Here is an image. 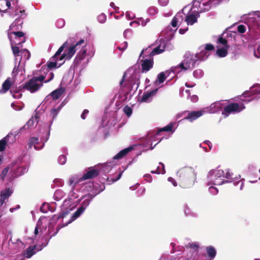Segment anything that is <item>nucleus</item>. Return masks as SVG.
Instances as JSON below:
<instances>
[{"label":"nucleus","instance_id":"51","mask_svg":"<svg viewBox=\"0 0 260 260\" xmlns=\"http://www.w3.org/2000/svg\"><path fill=\"white\" fill-rule=\"evenodd\" d=\"M12 51H13V53L14 55H18V54L21 52V51H20L19 50V48L18 47H16V46H12Z\"/></svg>","mask_w":260,"mask_h":260},{"label":"nucleus","instance_id":"61","mask_svg":"<svg viewBox=\"0 0 260 260\" xmlns=\"http://www.w3.org/2000/svg\"><path fill=\"white\" fill-rule=\"evenodd\" d=\"M64 58H66L67 59V55L66 54V53H63V54H62L61 55V56L59 57V60H62Z\"/></svg>","mask_w":260,"mask_h":260},{"label":"nucleus","instance_id":"13","mask_svg":"<svg viewBox=\"0 0 260 260\" xmlns=\"http://www.w3.org/2000/svg\"><path fill=\"white\" fill-rule=\"evenodd\" d=\"M37 247L36 245L34 246H29L25 250H24L22 254L26 258H29L34 255L37 251L36 249Z\"/></svg>","mask_w":260,"mask_h":260},{"label":"nucleus","instance_id":"1","mask_svg":"<svg viewBox=\"0 0 260 260\" xmlns=\"http://www.w3.org/2000/svg\"><path fill=\"white\" fill-rule=\"evenodd\" d=\"M179 185L182 188H187L192 186L196 180V174L191 167H184L177 172Z\"/></svg>","mask_w":260,"mask_h":260},{"label":"nucleus","instance_id":"54","mask_svg":"<svg viewBox=\"0 0 260 260\" xmlns=\"http://www.w3.org/2000/svg\"><path fill=\"white\" fill-rule=\"evenodd\" d=\"M178 20L176 17H174L172 21H171V25L173 27H175L177 25Z\"/></svg>","mask_w":260,"mask_h":260},{"label":"nucleus","instance_id":"36","mask_svg":"<svg viewBox=\"0 0 260 260\" xmlns=\"http://www.w3.org/2000/svg\"><path fill=\"white\" fill-rule=\"evenodd\" d=\"M123 111L128 117H129L132 114V109L128 105H126L123 108Z\"/></svg>","mask_w":260,"mask_h":260},{"label":"nucleus","instance_id":"14","mask_svg":"<svg viewBox=\"0 0 260 260\" xmlns=\"http://www.w3.org/2000/svg\"><path fill=\"white\" fill-rule=\"evenodd\" d=\"M84 210L85 209L83 208V207L80 206L76 210V211L73 214V215L71 217V219L69 221H68L67 223H66L64 225H62L61 227L67 226L69 223L74 221L77 218L79 217L81 214L83 213Z\"/></svg>","mask_w":260,"mask_h":260},{"label":"nucleus","instance_id":"33","mask_svg":"<svg viewBox=\"0 0 260 260\" xmlns=\"http://www.w3.org/2000/svg\"><path fill=\"white\" fill-rule=\"evenodd\" d=\"M61 107V105L58 107L57 109H52L51 110V115L52 116V119H54L56 118L58 112L60 110Z\"/></svg>","mask_w":260,"mask_h":260},{"label":"nucleus","instance_id":"47","mask_svg":"<svg viewBox=\"0 0 260 260\" xmlns=\"http://www.w3.org/2000/svg\"><path fill=\"white\" fill-rule=\"evenodd\" d=\"M237 30L239 32L243 34L246 31V27L245 25L241 24L238 26Z\"/></svg>","mask_w":260,"mask_h":260},{"label":"nucleus","instance_id":"39","mask_svg":"<svg viewBox=\"0 0 260 260\" xmlns=\"http://www.w3.org/2000/svg\"><path fill=\"white\" fill-rule=\"evenodd\" d=\"M215 47L214 45L211 43H208L205 45V47L204 48V50H206V52H208V51H211L214 50Z\"/></svg>","mask_w":260,"mask_h":260},{"label":"nucleus","instance_id":"59","mask_svg":"<svg viewBox=\"0 0 260 260\" xmlns=\"http://www.w3.org/2000/svg\"><path fill=\"white\" fill-rule=\"evenodd\" d=\"M122 173H123L122 171L120 172L116 178H115L114 179H112V182H114L118 180L121 178Z\"/></svg>","mask_w":260,"mask_h":260},{"label":"nucleus","instance_id":"50","mask_svg":"<svg viewBox=\"0 0 260 260\" xmlns=\"http://www.w3.org/2000/svg\"><path fill=\"white\" fill-rule=\"evenodd\" d=\"M45 78V77L44 75H41L39 77H33L32 79L35 80L36 83H38V81L42 82Z\"/></svg>","mask_w":260,"mask_h":260},{"label":"nucleus","instance_id":"30","mask_svg":"<svg viewBox=\"0 0 260 260\" xmlns=\"http://www.w3.org/2000/svg\"><path fill=\"white\" fill-rule=\"evenodd\" d=\"M10 137L9 135L7 136L6 137L4 138L3 139L0 140V151H3L7 144V142L9 141V138Z\"/></svg>","mask_w":260,"mask_h":260},{"label":"nucleus","instance_id":"9","mask_svg":"<svg viewBox=\"0 0 260 260\" xmlns=\"http://www.w3.org/2000/svg\"><path fill=\"white\" fill-rule=\"evenodd\" d=\"M187 112V115L184 118V119L189 120L190 122L193 121V120L197 119L200 116H201L203 114V112L202 111H186Z\"/></svg>","mask_w":260,"mask_h":260},{"label":"nucleus","instance_id":"20","mask_svg":"<svg viewBox=\"0 0 260 260\" xmlns=\"http://www.w3.org/2000/svg\"><path fill=\"white\" fill-rule=\"evenodd\" d=\"M158 90V88H156L153 89L150 91H148L147 92H145L143 93L142 99L141 102H145L151 96L155 95Z\"/></svg>","mask_w":260,"mask_h":260},{"label":"nucleus","instance_id":"4","mask_svg":"<svg viewBox=\"0 0 260 260\" xmlns=\"http://www.w3.org/2000/svg\"><path fill=\"white\" fill-rule=\"evenodd\" d=\"M245 108L243 104L239 105L236 103H231L224 108L222 114L228 116L231 113H239Z\"/></svg>","mask_w":260,"mask_h":260},{"label":"nucleus","instance_id":"35","mask_svg":"<svg viewBox=\"0 0 260 260\" xmlns=\"http://www.w3.org/2000/svg\"><path fill=\"white\" fill-rule=\"evenodd\" d=\"M10 170V168L9 167H7L5 168L2 172V173L0 175V179L4 181L5 180V177L8 174V171Z\"/></svg>","mask_w":260,"mask_h":260},{"label":"nucleus","instance_id":"48","mask_svg":"<svg viewBox=\"0 0 260 260\" xmlns=\"http://www.w3.org/2000/svg\"><path fill=\"white\" fill-rule=\"evenodd\" d=\"M23 84L19 86L18 88H17L16 89H14V87H12V88L11 89L10 92L11 93H18L20 91H21L22 89H25V88H22V86H23Z\"/></svg>","mask_w":260,"mask_h":260},{"label":"nucleus","instance_id":"32","mask_svg":"<svg viewBox=\"0 0 260 260\" xmlns=\"http://www.w3.org/2000/svg\"><path fill=\"white\" fill-rule=\"evenodd\" d=\"M224 177L230 180H234L236 178V177L234 176V174L229 170L226 171Z\"/></svg>","mask_w":260,"mask_h":260},{"label":"nucleus","instance_id":"52","mask_svg":"<svg viewBox=\"0 0 260 260\" xmlns=\"http://www.w3.org/2000/svg\"><path fill=\"white\" fill-rule=\"evenodd\" d=\"M166 132H171L173 130V125L171 123L168 124L167 126H165Z\"/></svg>","mask_w":260,"mask_h":260},{"label":"nucleus","instance_id":"60","mask_svg":"<svg viewBox=\"0 0 260 260\" xmlns=\"http://www.w3.org/2000/svg\"><path fill=\"white\" fill-rule=\"evenodd\" d=\"M37 247L36 249V251L37 252L39 251H40L41 250L43 247H45L46 246V245H37Z\"/></svg>","mask_w":260,"mask_h":260},{"label":"nucleus","instance_id":"45","mask_svg":"<svg viewBox=\"0 0 260 260\" xmlns=\"http://www.w3.org/2000/svg\"><path fill=\"white\" fill-rule=\"evenodd\" d=\"M98 20L100 23H104L106 20V16L104 14H101L98 16Z\"/></svg>","mask_w":260,"mask_h":260},{"label":"nucleus","instance_id":"38","mask_svg":"<svg viewBox=\"0 0 260 260\" xmlns=\"http://www.w3.org/2000/svg\"><path fill=\"white\" fill-rule=\"evenodd\" d=\"M22 54L26 57V59L28 60L30 57V52L27 49H24L21 50Z\"/></svg>","mask_w":260,"mask_h":260},{"label":"nucleus","instance_id":"6","mask_svg":"<svg viewBox=\"0 0 260 260\" xmlns=\"http://www.w3.org/2000/svg\"><path fill=\"white\" fill-rule=\"evenodd\" d=\"M141 69L143 73H147L153 68L154 65L153 58L149 57L148 59H141Z\"/></svg>","mask_w":260,"mask_h":260},{"label":"nucleus","instance_id":"2","mask_svg":"<svg viewBox=\"0 0 260 260\" xmlns=\"http://www.w3.org/2000/svg\"><path fill=\"white\" fill-rule=\"evenodd\" d=\"M197 62L193 54L186 53L184 55V59L181 62L178 67L183 70H187L193 68Z\"/></svg>","mask_w":260,"mask_h":260},{"label":"nucleus","instance_id":"53","mask_svg":"<svg viewBox=\"0 0 260 260\" xmlns=\"http://www.w3.org/2000/svg\"><path fill=\"white\" fill-rule=\"evenodd\" d=\"M254 55L257 58H260V45L254 51Z\"/></svg>","mask_w":260,"mask_h":260},{"label":"nucleus","instance_id":"11","mask_svg":"<svg viewBox=\"0 0 260 260\" xmlns=\"http://www.w3.org/2000/svg\"><path fill=\"white\" fill-rule=\"evenodd\" d=\"M12 193V191L10 188H6L1 192L0 207L5 203V201L8 199Z\"/></svg>","mask_w":260,"mask_h":260},{"label":"nucleus","instance_id":"26","mask_svg":"<svg viewBox=\"0 0 260 260\" xmlns=\"http://www.w3.org/2000/svg\"><path fill=\"white\" fill-rule=\"evenodd\" d=\"M12 85L10 78H8L2 84V90H4L3 93L8 91Z\"/></svg>","mask_w":260,"mask_h":260},{"label":"nucleus","instance_id":"23","mask_svg":"<svg viewBox=\"0 0 260 260\" xmlns=\"http://www.w3.org/2000/svg\"><path fill=\"white\" fill-rule=\"evenodd\" d=\"M198 17L193 14H189L186 16L185 21L188 25H193L197 22Z\"/></svg>","mask_w":260,"mask_h":260},{"label":"nucleus","instance_id":"58","mask_svg":"<svg viewBox=\"0 0 260 260\" xmlns=\"http://www.w3.org/2000/svg\"><path fill=\"white\" fill-rule=\"evenodd\" d=\"M159 164L161 165L162 169H161V171L158 172V174H165L166 173V170H165V165H164V164L163 163H162V162H159Z\"/></svg>","mask_w":260,"mask_h":260},{"label":"nucleus","instance_id":"7","mask_svg":"<svg viewBox=\"0 0 260 260\" xmlns=\"http://www.w3.org/2000/svg\"><path fill=\"white\" fill-rule=\"evenodd\" d=\"M89 169V170L83 175V179L84 180L92 179L99 175L100 172L98 169L90 168Z\"/></svg>","mask_w":260,"mask_h":260},{"label":"nucleus","instance_id":"16","mask_svg":"<svg viewBox=\"0 0 260 260\" xmlns=\"http://www.w3.org/2000/svg\"><path fill=\"white\" fill-rule=\"evenodd\" d=\"M134 149V147L133 146H129L127 148H124L123 150H121L119 153H118L116 155H115L113 157L114 159H121L125 156L128 153Z\"/></svg>","mask_w":260,"mask_h":260},{"label":"nucleus","instance_id":"10","mask_svg":"<svg viewBox=\"0 0 260 260\" xmlns=\"http://www.w3.org/2000/svg\"><path fill=\"white\" fill-rule=\"evenodd\" d=\"M84 180V179H83V176L81 177H79L77 176H74L69 179L68 184L72 187V190H74L75 189L76 185Z\"/></svg>","mask_w":260,"mask_h":260},{"label":"nucleus","instance_id":"40","mask_svg":"<svg viewBox=\"0 0 260 260\" xmlns=\"http://www.w3.org/2000/svg\"><path fill=\"white\" fill-rule=\"evenodd\" d=\"M11 34L14 35L16 38H21L24 36V32L18 30H13Z\"/></svg>","mask_w":260,"mask_h":260},{"label":"nucleus","instance_id":"34","mask_svg":"<svg viewBox=\"0 0 260 260\" xmlns=\"http://www.w3.org/2000/svg\"><path fill=\"white\" fill-rule=\"evenodd\" d=\"M18 170H20V173H18L16 176L18 177L20 176L23 174H24L25 173L27 172L28 168L26 167H19L17 168Z\"/></svg>","mask_w":260,"mask_h":260},{"label":"nucleus","instance_id":"43","mask_svg":"<svg viewBox=\"0 0 260 260\" xmlns=\"http://www.w3.org/2000/svg\"><path fill=\"white\" fill-rule=\"evenodd\" d=\"M57 65V59H55V61H48L47 62V67L50 69L56 68Z\"/></svg>","mask_w":260,"mask_h":260},{"label":"nucleus","instance_id":"55","mask_svg":"<svg viewBox=\"0 0 260 260\" xmlns=\"http://www.w3.org/2000/svg\"><path fill=\"white\" fill-rule=\"evenodd\" d=\"M122 47H118V48L121 51L125 50L127 47V42H124L122 45Z\"/></svg>","mask_w":260,"mask_h":260},{"label":"nucleus","instance_id":"22","mask_svg":"<svg viewBox=\"0 0 260 260\" xmlns=\"http://www.w3.org/2000/svg\"><path fill=\"white\" fill-rule=\"evenodd\" d=\"M38 118V117L37 115H35V117H32L31 118H30L27 122V123L25 124V125H24L23 127H22L20 128V131H22L23 129H27L31 128L35 124V120L37 119Z\"/></svg>","mask_w":260,"mask_h":260},{"label":"nucleus","instance_id":"57","mask_svg":"<svg viewBox=\"0 0 260 260\" xmlns=\"http://www.w3.org/2000/svg\"><path fill=\"white\" fill-rule=\"evenodd\" d=\"M89 113V111L87 109L84 110L83 113H82L81 115V117L82 119H85L86 118V115L88 114Z\"/></svg>","mask_w":260,"mask_h":260},{"label":"nucleus","instance_id":"63","mask_svg":"<svg viewBox=\"0 0 260 260\" xmlns=\"http://www.w3.org/2000/svg\"><path fill=\"white\" fill-rule=\"evenodd\" d=\"M169 181H172L174 186H177V183L176 182V181L173 179V178H171V177H170L168 179Z\"/></svg>","mask_w":260,"mask_h":260},{"label":"nucleus","instance_id":"5","mask_svg":"<svg viewBox=\"0 0 260 260\" xmlns=\"http://www.w3.org/2000/svg\"><path fill=\"white\" fill-rule=\"evenodd\" d=\"M42 86L43 83L39 84L36 83L35 80L31 78L28 81L25 82L22 87L25 88V89L33 93L38 91Z\"/></svg>","mask_w":260,"mask_h":260},{"label":"nucleus","instance_id":"31","mask_svg":"<svg viewBox=\"0 0 260 260\" xmlns=\"http://www.w3.org/2000/svg\"><path fill=\"white\" fill-rule=\"evenodd\" d=\"M217 43H220L223 46V47L229 48L227 40L222 37H220L217 40Z\"/></svg>","mask_w":260,"mask_h":260},{"label":"nucleus","instance_id":"42","mask_svg":"<svg viewBox=\"0 0 260 260\" xmlns=\"http://www.w3.org/2000/svg\"><path fill=\"white\" fill-rule=\"evenodd\" d=\"M90 202V200L89 199H85L83 200L80 206L83 207V208L85 210L87 207H88L89 205Z\"/></svg>","mask_w":260,"mask_h":260},{"label":"nucleus","instance_id":"62","mask_svg":"<svg viewBox=\"0 0 260 260\" xmlns=\"http://www.w3.org/2000/svg\"><path fill=\"white\" fill-rule=\"evenodd\" d=\"M188 30V27L185 29L180 28L179 30L180 34H184Z\"/></svg>","mask_w":260,"mask_h":260},{"label":"nucleus","instance_id":"17","mask_svg":"<svg viewBox=\"0 0 260 260\" xmlns=\"http://www.w3.org/2000/svg\"><path fill=\"white\" fill-rule=\"evenodd\" d=\"M134 149V147L133 146H129L127 148H124L123 150H121L119 153H118L116 155H115L113 157L114 159H121L125 156L128 153Z\"/></svg>","mask_w":260,"mask_h":260},{"label":"nucleus","instance_id":"15","mask_svg":"<svg viewBox=\"0 0 260 260\" xmlns=\"http://www.w3.org/2000/svg\"><path fill=\"white\" fill-rule=\"evenodd\" d=\"M86 44L84 45V46L81 49V50L78 52L76 56L75 60L77 62H80L81 61L84 59L87 50L85 48Z\"/></svg>","mask_w":260,"mask_h":260},{"label":"nucleus","instance_id":"12","mask_svg":"<svg viewBox=\"0 0 260 260\" xmlns=\"http://www.w3.org/2000/svg\"><path fill=\"white\" fill-rule=\"evenodd\" d=\"M75 41L74 38H70L68 41L65 42L61 46H60L58 50L56 52L55 54L52 56V58L53 60H54L57 57H58L61 53L63 51L64 48L67 47L69 44V42L70 43H74Z\"/></svg>","mask_w":260,"mask_h":260},{"label":"nucleus","instance_id":"56","mask_svg":"<svg viewBox=\"0 0 260 260\" xmlns=\"http://www.w3.org/2000/svg\"><path fill=\"white\" fill-rule=\"evenodd\" d=\"M159 4L162 6H166L169 3V0H158Z\"/></svg>","mask_w":260,"mask_h":260},{"label":"nucleus","instance_id":"24","mask_svg":"<svg viewBox=\"0 0 260 260\" xmlns=\"http://www.w3.org/2000/svg\"><path fill=\"white\" fill-rule=\"evenodd\" d=\"M206 252L208 257L210 259H213L216 256V251L215 249L212 246H208L206 247Z\"/></svg>","mask_w":260,"mask_h":260},{"label":"nucleus","instance_id":"3","mask_svg":"<svg viewBox=\"0 0 260 260\" xmlns=\"http://www.w3.org/2000/svg\"><path fill=\"white\" fill-rule=\"evenodd\" d=\"M224 172L222 170H213L209 173L208 179L214 185H219L223 182L222 177H224Z\"/></svg>","mask_w":260,"mask_h":260},{"label":"nucleus","instance_id":"41","mask_svg":"<svg viewBox=\"0 0 260 260\" xmlns=\"http://www.w3.org/2000/svg\"><path fill=\"white\" fill-rule=\"evenodd\" d=\"M186 247H189L196 251H197L198 248H199V246L198 244L196 243H189L186 246Z\"/></svg>","mask_w":260,"mask_h":260},{"label":"nucleus","instance_id":"8","mask_svg":"<svg viewBox=\"0 0 260 260\" xmlns=\"http://www.w3.org/2000/svg\"><path fill=\"white\" fill-rule=\"evenodd\" d=\"M166 43L164 41L159 46L154 48L149 55V57L153 58V56L159 54L165 51Z\"/></svg>","mask_w":260,"mask_h":260},{"label":"nucleus","instance_id":"44","mask_svg":"<svg viewBox=\"0 0 260 260\" xmlns=\"http://www.w3.org/2000/svg\"><path fill=\"white\" fill-rule=\"evenodd\" d=\"M69 213V211H66L65 212H63L61 213H60L57 216L56 219L57 220H59L60 218H63L65 217H66Z\"/></svg>","mask_w":260,"mask_h":260},{"label":"nucleus","instance_id":"37","mask_svg":"<svg viewBox=\"0 0 260 260\" xmlns=\"http://www.w3.org/2000/svg\"><path fill=\"white\" fill-rule=\"evenodd\" d=\"M84 40L83 39H81L79 41L76 43L75 44L73 45L72 46L74 47L75 49H76V51L79 49L80 46L84 44Z\"/></svg>","mask_w":260,"mask_h":260},{"label":"nucleus","instance_id":"27","mask_svg":"<svg viewBox=\"0 0 260 260\" xmlns=\"http://www.w3.org/2000/svg\"><path fill=\"white\" fill-rule=\"evenodd\" d=\"M229 48L223 47L218 49L216 51L217 55L220 57H225L228 54V49Z\"/></svg>","mask_w":260,"mask_h":260},{"label":"nucleus","instance_id":"29","mask_svg":"<svg viewBox=\"0 0 260 260\" xmlns=\"http://www.w3.org/2000/svg\"><path fill=\"white\" fill-rule=\"evenodd\" d=\"M76 52V49H75L74 47H73L72 45H71L68 48L67 53H66L67 55V59H70L75 54Z\"/></svg>","mask_w":260,"mask_h":260},{"label":"nucleus","instance_id":"64","mask_svg":"<svg viewBox=\"0 0 260 260\" xmlns=\"http://www.w3.org/2000/svg\"><path fill=\"white\" fill-rule=\"evenodd\" d=\"M44 204H43L41 206V207H40V211H41L42 213H46V212H47V210L44 209Z\"/></svg>","mask_w":260,"mask_h":260},{"label":"nucleus","instance_id":"21","mask_svg":"<svg viewBox=\"0 0 260 260\" xmlns=\"http://www.w3.org/2000/svg\"><path fill=\"white\" fill-rule=\"evenodd\" d=\"M64 91L65 90L64 88L60 87L53 91L50 93V95L52 97L53 100H57L59 98Z\"/></svg>","mask_w":260,"mask_h":260},{"label":"nucleus","instance_id":"18","mask_svg":"<svg viewBox=\"0 0 260 260\" xmlns=\"http://www.w3.org/2000/svg\"><path fill=\"white\" fill-rule=\"evenodd\" d=\"M23 21L20 18L16 19V20L11 24L10 30H19L22 27Z\"/></svg>","mask_w":260,"mask_h":260},{"label":"nucleus","instance_id":"46","mask_svg":"<svg viewBox=\"0 0 260 260\" xmlns=\"http://www.w3.org/2000/svg\"><path fill=\"white\" fill-rule=\"evenodd\" d=\"M148 13L151 15H154L157 13V9L156 8L152 7H150L148 10Z\"/></svg>","mask_w":260,"mask_h":260},{"label":"nucleus","instance_id":"19","mask_svg":"<svg viewBox=\"0 0 260 260\" xmlns=\"http://www.w3.org/2000/svg\"><path fill=\"white\" fill-rule=\"evenodd\" d=\"M210 53L206 50H202L199 53H197L194 56L197 61H204L209 56Z\"/></svg>","mask_w":260,"mask_h":260},{"label":"nucleus","instance_id":"28","mask_svg":"<svg viewBox=\"0 0 260 260\" xmlns=\"http://www.w3.org/2000/svg\"><path fill=\"white\" fill-rule=\"evenodd\" d=\"M167 77L164 72H161L157 75V79L155 81V84H160L163 83L166 79Z\"/></svg>","mask_w":260,"mask_h":260},{"label":"nucleus","instance_id":"49","mask_svg":"<svg viewBox=\"0 0 260 260\" xmlns=\"http://www.w3.org/2000/svg\"><path fill=\"white\" fill-rule=\"evenodd\" d=\"M67 160L66 156L64 155H61L59 156L58 161L60 164H64L66 163Z\"/></svg>","mask_w":260,"mask_h":260},{"label":"nucleus","instance_id":"25","mask_svg":"<svg viewBox=\"0 0 260 260\" xmlns=\"http://www.w3.org/2000/svg\"><path fill=\"white\" fill-rule=\"evenodd\" d=\"M39 144V139L37 137L30 138L28 142V149H31L32 146H34L36 149H37V145Z\"/></svg>","mask_w":260,"mask_h":260}]
</instances>
